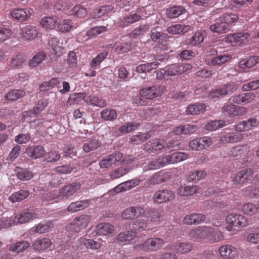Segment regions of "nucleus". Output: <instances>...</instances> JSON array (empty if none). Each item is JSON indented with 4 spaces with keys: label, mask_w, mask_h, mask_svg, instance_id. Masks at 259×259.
<instances>
[{
    "label": "nucleus",
    "mask_w": 259,
    "mask_h": 259,
    "mask_svg": "<svg viewBox=\"0 0 259 259\" xmlns=\"http://www.w3.org/2000/svg\"><path fill=\"white\" fill-rule=\"evenodd\" d=\"M178 141H165L163 139H155L150 140L144 145V150L149 152H154L164 150L167 151L171 148L176 147L179 145Z\"/></svg>",
    "instance_id": "f257e3e1"
},
{
    "label": "nucleus",
    "mask_w": 259,
    "mask_h": 259,
    "mask_svg": "<svg viewBox=\"0 0 259 259\" xmlns=\"http://www.w3.org/2000/svg\"><path fill=\"white\" fill-rule=\"evenodd\" d=\"M81 187V185L78 183H73L63 187L59 190V192L57 194L53 193H47L46 196L48 197H44L46 201H51L55 198H58L60 199H67L78 191Z\"/></svg>",
    "instance_id": "f03ea898"
},
{
    "label": "nucleus",
    "mask_w": 259,
    "mask_h": 259,
    "mask_svg": "<svg viewBox=\"0 0 259 259\" xmlns=\"http://www.w3.org/2000/svg\"><path fill=\"white\" fill-rule=\"evenodd\" d=\"M164 244V240L160 238H151L140 243V241L136 240L134 247L137 249L143 250L145 251H156L162 247Z\"/></svg>",
    "instance_id": "7ed1b4c3"
},
{
    "label": "nucleus",
    "mask_w": 259,
    "mask_h": 259,
    "mask_svg": "<svg viewBox=\"0 0 259 259\" xmlns=\"http://www.w3.org/2000/svg\"><path fill=\"white\" fill-rule=\"evenodd\" d=\"M91 217L88 214H81L76 217L66 227V231L78 233L87 228L90 221Z\"/></svg>",
    "instance_id": "20e7f679"
},
{
    "label": "nucleus",
    "mask_w": 259,
    "mask_h": 259,
    "mask_svg": "<svg viewBox=\"0 0 259 259\" xmlns=\"http://www.w3.org/2000/svg\"><path fill=\"white\" fill-rule=\"evenodd\" d=\"M210 226H199L191 230L189 235L192 240L207 242Z\"/></svg>",
    "instance_id": "39448f33"
},
{
    "label": "nucleus",
    "mask_w": 259,
    "mask_h": 259,
    "mask_svg": "<svg viewBox=\"0 0 259 259\" xmlns=\"http://www.w3.org/2000/svg\"><path fill=\"white\" fill-rule=\"evenodd\" d=\"M34 13L33 9L30 8H16L10 11L12 18L20 22L27 21Z\"/></svg>",
    "instance_id": "423d86ee"
},
{
    "label": "nucleus",
    "mask_w": 259,
    "mask_h": 259,
    "mask_svg": "<svg viewBox=\"0 0 259 259\" xmlns=\"http://www.w3.org/2000/svg\"><path fill=\"white\" fill-rule=\"evenodd\" d=\"M108 29L107 26H105L94 27L87 31H83L79 33L77 39L78 41L83 42L94 36L107 31Z\"/></svg>",
    "instance_id": "0eeeda50"
},
{
    "label": "nucleus",
    "mask_w": 259,
    "mask_h": 259,
    "mask_svg": "<svg viewBox=\"0 0 259 259\" xmlns=\"http://www.w3.org/2000/svg\"><path fill=\"white\" fill-rule=\"evenodd\" d=\"M165 88L161 85H154L143 88L140 92V95L146 99H152L160 96L163 93Z\"/></svg>",
    "instance_id": "6e6552de"
},
{
    "label": "nucleus",
    "mask_w": 259,
    "mask_h": 259,
    "mask_svg": "<svg viewBox=\"0 0 259 259\" xmlns=\"http://www.w3.org/2000/svg\"><path fill=\"white\" fill-rule=\"evenodd\" d=\"M253 174L251 168H245L238 172L234 176L233 182L236 185L242 186L253 177Z\"/></svg>",
    "instance_id": "1a4fd4ad"
},
{
    "label": "nucleus",
    "mask_w": 259,
    "mask_h": 259,
    "mask_svg": "<svg viewBox=\"0 0 259 259\" xmlns=\"http://www.w3.org/2000/svg\"><path fill=\"white\" fill-rule=\"evenodd\" d=\"M123 155L121 153L116 152L105 156L99 162V165L102 168H107L116 163L122 161Z\"/></svg>",
    "instance_id": "9d476101"
},
{
    "label": "nucleus",
    "mask_w": 259,
    "mask_h": 259,
    "mask_svg": "<svg viewBox=\"0 0 259 259\" xmlns=\"http://www.w3.org/2000/svg\"><path fill=\"white\" fill-rule=\"evenodd\" d=\"M175 197L174 192L170 190H159L155 192L153 199L157 203L166 202L173 200Z\"/></svg>",
    "instance_id": "9b49d317"
},
{
    "label": "nucleus",
    "mask_w": 259,
    "mask_h": 259,
    "mask_svg": "<svg viewBox=\"0 0 259 259\" xmlns=\"http://www.w3.org/2000/svg\"><path fill=\"white\" fill-rule=\"evenodd\" d=\"M101 247V244L100 242L83 237H81L78 239L75 247L72 245V247L73 248H75L76 250L83 249L85 248L91 249H98L100 248Z\"/></svg>",
    "instance_id": "f8f14e48"
},
{
    "label": "nucleus",
    "mask_w": 259,
    "mask_h": 259,
    "mask_svg": "<svg viewBox=\"0 0 259 259\" xmlns=\"http://www.w3.org/2000/svg\"><path fill=\"white\" fill-rule=\"evenodd\" d=\"M243 135L240 133H223L219 137L220 143L223 144L236 143L241 142L243 139Z\"/></svg>",
    "instance_id": "ddd939ff"
},
{
    "label": "nucleus",
    "mask_w": 259,
    "mask_h": 259,
    "mask_svg": "<svg viewBox=\"0 0 259 259\" xmlns=\"http://www.w3.org/2000/svg\"><path fill=\"white\" fill-rule=\"evenodd\" d=\"M226 221L234 227H244L248 224L247 219L243 215L234 213L229 214L226 218Z\"/></svg>",
    "instance_id": "4468645a"
},
{
    "label": "nucleus",
    "mask_w": 259,
    "mask_h": 259,
    "mask_svg": "<svg viewBox=\"0 0 259 259\" xmlns=\"http://www.w3.org/2000/svg\"><path fill=\"white\" fill-rule=\"evenodd\" d=\"M255 98V94L252 92L242 93L238 95L233 96L230 100L237 104H247L251 102Z\"/></svg>",
    "instance_id": "2eb2a0df"
},
{
    "label": "nucleus",
    "mask_w": 259,
    "mask_h": 259,
    "mask_svg": "<svg viewBox=\"0 0 259 259\" xmlns=\"http://www.w3.org/2000/svg\"><path fill=\"white\" fill-rule=\"evenodd\" d=\"M220 256L224 259H233L237 254V249L230 244L221 245L219 248Z\"/></svg>",
    "instance_id": "dca6fc26"
},
{
    "label": "nucleus",
    "mask_w": 259,
    "mask_h": 259,
    "mask_svg": "<svg viewBox=\"0 0 259 259\" xmlns=\"http://www.w3.org/2000/svg\"><path fill=\"white\" fill-rule=\"evenodd\" d=\"M193 246L192 243L189 242H182L178 241L170 246V249L181 254H187L192 250Z\"/></svg>",
    "instance_id": "f3484780"
},
{
    "label": "nucleus",
    "mask_w": 259,
    "mask_h": 259,
    "mask_svg": "<svg viewBox=\"0 0 259 259\" xmlns=\"http://www.w3.org/2000/svg\"><path fill=\"white\" fill-rule=\"evenodd\" d=\"M145 213V210L141 206H136L126 208L122 214L125 219H131L142 216Z\"/></svg>",
    "instance_id": "a211bd4d"
},
{
    "label": "nucleus",
    "mask_w": 259,
    "mask_h": 259,
    "mask_svg": "<svg viewBox=\"0 0 259 259\" xmlns=\"http://www.w3.org/2000/svg\"><path fill=\"white\" fill-rule=\"evenodd\" d=\"M38 215L35 212L24 211L13 217L15 225L24 224L37 218Z\"/></svg>",
    "instance_id": "6ab92c4d"
},
{
    "label": "nucleus",
    "mask_w": 259,
    "mask_h": 259,
    "mask_svg": "<svg viewBox=\"0 0 259 259\" xmlns=\"http://www.w3.org/2000/svg\"><path fill=\"white\" fill-rule=\"evenodd\" d=\"M19 34L24 39L32 40L37 37L38 30L35 26L26 25L21 28Z\"/></svg>",
    "instance_id": "aec40b11"
},
{
    "label": "nucleus",
    "mask_w": 259,
    "mask_h": 259,
    "mask_svg": "<svg viewBox=\"0 0 259 259\" xmlns=\"http://www.w3.org/2000/svg\"><path fill=\"white\" fill-rule=\"evenodd\" d=\"M176 64L168 65L164 68L158 70L156 72L157 78L162 79L168 76H176L179 75Z\"/></svg>",
    "instance_id": "412c9836"
},
{
    "label": "nucleus",
    "mask_w": 259,
    "mask_h": 259,
    "mask_svg": "<svg viewBox=\"0 0 259 259\" xmlns=\"http://www.w3.org/2000/svg\"><path fill=\"white\" fill-rule=\"evenodd\" d=\"M249 36V33L243 32L228 34L226 38L227 42L241 44L247 41Z\"/></svg>",
    "instance_id": "4be33fe9"
},
{
    "label": "nucleus",
    "mask_w": 259,
    "mask_h": 259,
    "mask_svg": "<svg viewBox=\"0 0 259 259\" xmlns=\"http://www.w3.org/2000/svg\"><path fill=\"white\" fill-rule=\"evenodd\" d=\"M250 152V148L247 145H239L233 147L230 152V154L233 157H239L244 159L246 158Z\"/></svg>",
    "instance_id": "5701e85b"
},
{
    "label": "nucleus",
    "mask_w": 259,
    "mask_h": 259,
    "mask_svg": "<svg viewBox=\"0 0 259 259\" xmlns=\"http://www.w3.org/2000/svg\"><path fill=\"white\" fill-rule=\"evenodd\" d=\"M188 158V154L186 153L181 152L174 153L164 157L165 165L181 162L187 159Z\"/></svg>",
    "instance_id": "b1692460"
},
{
    "label": "nucleus",
    "mask_w": 259,
    "mask_h": 259,
    "mask_svg": "<svg viewBox=\"0 0 259 259\" xmlns=\"http://www.w3.org/2000/svg\"><path fill=\"white\" fill-rule=\"evenodd\" d=\"M206 219L205 215L201 213H191L186 215L183 219V222L187 225H196L203 222Z\"/></svg>",
    "instance_id": "393cba45"
},
{
    "label": "nucleus",
    "mask_w": 259,
    "mask_h": 259,
    "mask_svg": "<svg viewBox=\"0 0 259 259\" xmlns=\"http://www.w3.org/2000/svg\"><path fill=\"white\" fill-rule=\"evenodd\" d=\"M200 187L196 185L181 186L178 190V195L182 197H188L199 193Z\"/></svg>",
    "instance_id": "a878e982"
},
{
    "label": "nucleus",
    "mask_w": 259,
    "mask_h": 259,
    "mask_svg": "<svg viewBox=\"0 0 259 259\" xmlns=\"http://www.w3.org/2000/svg\"><path fill=\"white\" fill-rule=\"evenodd\" d=\"M136 234L135 231L131 229L119 233L116 236V239L119 243L127 244L136 238Z\"/></svg>",
    "instance_id": "bb28decb"
},
{
    "label": "nucleus",
    "mask_w": 259,
    "mask_h": 259,
    "mask_svg": "<svg viewBox=\"0 0 259 259\" xmlns=\"http://www.w3.org/2000/svg\"><path fill=\"white\" fill-rule=\"evenodd\" d=\"M115 227L109 223H101L96 227L95 231L99 235H108L114 232Z\"/></svg>",
    "instance_id": "cd10ccee"
},
{
    "label": "nucleus",
    "mask_w": 259,
    "mask_h": 259,
    "mask_svg": "<svg viewBox=\"0 0 259 259\" xmlns=\"http://www.w3.org/2000/svg\"><path fill=\"white\" fill-rule=\"evenodd\" d=\"M90 203L89 200H82L71 203L67 208L68 212L73 213L82 210L88 207Z\"/></svg>",
    "instance_id": "c85d7f7f"
},
{
    "label": "nucleus",
    "mask_w": 259,
    "mask_h": 259,
    "mask_svg": "<svg viewBox=\"0 0 259 259\" xmlns=\"http://www.w3.org/2000/svg\"><path fill=\"white\" fill-rule=\"evenodd\" d=\"M27 155L34 159L42 157L45 153V150L41 146H31L26 150Z\"/></svg>",
    "instance_id": "c756f323"
},
{
    "label": "nucleus",
    "mask_w": 259,
    "mask_h": 259,
    "mask_svg": "<svg viewBox=\"0 0 259 259\" xmlns=\"http://www.w3.org/2000/svg\"><path fill=\"white\" fill-rule=\"evenodd\" d=\"M206 106L203 104H191L187 107L185 112L187 115H197L203 112Z\"/></svg>",
    "instance_id": "7c9ffc66"
},
{
    "label": "nucleus",
    "mask_w": 259,
    "mask_h": 259,
    "mask_svg": "<svg viewBox=\"0 0 259 259\" xmlns=\"http://www.w3.org/2000/svg\"><path fill=\"white\" fill-rule=\"evenodd\" d=\"M209 231L207 242L214 243L224 239V236L223 233L219 230L211 227Z\"/></svg>",
    "instance_id": "2f4dec72"
},
{
    "label": "nucleus",
    "mask_w": 259,
    "mask_h": 259,
    "mask_svg": "<svg viewBox=\"0 0 259 259\" xmlns=\"http://www.w3.org/2000/svg\"><path fill=\"white\" fill-rule=\"evenodd\" d=\"M165 165L164 157L160 156L156 159L150 162L144 167L143 170L147 171L149 170H154L162 167Z\"/></svg>",
    "instance_id": "473e14b6"
},
{
    "label": "nucleus",
    "mask_w": 259,
    "mask_h": 259,
    "mask_svg": "<svg viewBox=\"0 0 259 259\" xmlns=\"http://www.w3.org/2000/svg\"><path fill=\"white\" fill-rule=\"evenodd\" d=\"M83 100L87 104L100 107H105L107 105L106 102L103 99L95 96H84Z\"/></svg>",
    "instance_id": "72a5a7b5"
},
{
    "label": "nucleus",
    "mask_w": 259,
    "mask_h": 259,
    "mask_svg": "<svg viewBox=\"0 0 259 259\" xmlns=\"http://www.w3.org/2000/svg\"><path fill=\"white\" fill-rule=\"evenodd\" d=\"M186 12V10L183 6H177L167 9L166 14L169 18H175L185 14Z\"/></svg>",
    "instance_id": "f704fd0d"
},
{
    "label": "nucleus",
    "mask_w": 259,
    "mask_h": 259,
    "mask_svg": "<svg viewBox=\"0 0 259 259\" xmlns=\"http://www.w3.org/2000/svg\"><path fill=\"white\" fill-rule=\"evenodd\" d=\"M190 30V26L179 24L170 26L167 28V31L168 33L174 34H184L188 32Z\"/></svg>",
    "instance_id": "c9c22d12"
},
{
    "label": "nucleus",
    "mask_w": 259,
    "mask_h": 259,
    "mask_svg": "<svg viewBox=\"0 0 259 259\" xmlns=\"http://www.w3.org/2000/svg\"><path fill=\"white\" fill-rule=\"evenodd\" d=\"M30 243L26 241H20L12 244L9 250L16 253H20L27 249L30 246Z\"/></svg>",
    "instance_id": "e433bc0d"
},
{
    "label": "nucleus",
    "mask_w": 259,
    "mask_h": 259,
    "mask_svg": "<svg viewBox=\"0 0 259 259\" xmlns=\"http://www.w3.org/2000/svg\"><path fill=\"white\" fill-rule=\"evenodd\" d=\"M30 192L27 190H20L12 194L9 197V200L13 203L20 202L26 198L29 195Z\"/></svg>",
    "instance_id": "4c0bfd02"
},
{
    "label": "nucleus",
    "mask_w": 259,
    "mask_h": 259,
    "mask_svg": "<svg viewBox=\"0 0 259 259\" xmlns=\"http://www.w3.org/2000/svg\"><path fill=\"white\" fill-rule=\"evenodd\" d=\"M51 243L50 239L44 238L36 240L33 244V247L34 250L40 251L49 247Z\"/></svg>",
    "instance_id": "58836bf2"
},
{
    "label": "nucleus",
    "mask_w": 259,
    "mask_h": 259,
    "mask_svg": "<svg viewBox=\"0 0 259 259\" xmlns=\"http://www.w3.org/2000/svg\"><path fill=\"white\" fill-rule=\"evenodd\" d=\"M232 55L228 53L220 55L214 57L211 61V64L213 66L221 65L230 61L232 59Z\"/></svg>",
    "instance_id": "ea45409f"
},
{
    "label": "nucleus",
    "mask_w": 259,
    "mask_h": 259,
    "mask_svg": "<svg viewBox=\"0 0 259 259\" xmlns=\"http://www.w3.org/2000/svg\"><path fill=\"white\" fill-rule=\"evenodd\" d=\"M209 28L212 31L218 33H225L229 30L227 24H225L223 21L221 22L220 18L214 24L210 26Z\"/></svg>",
    "instance_id": "a19ab883"
},
{
    "label": "nucleus",
    "mask_w": 259,
    "mask_h": 259,
    "mask_svg": "<svg viewBox=\"0 0 259 259\" xmlns=\"http://www.w3.org/2000/svg\"><path fill=\"white\" fill-rule=\"evenodd\" d=\"M238 20V15L232 13L224 14L220 17V21L222 22L223 21L225 24H227L228 28L232 24L235 23Z\"/></svg>",
    "instance_id": "79ce46f5"
},
{
    "label": "nucleus",
    "mask_w": 259,
    "mask_h": 259,
    "mask_svg": "<svg viewBox=\"0 0 259 259\" xmlns=\"http://www.w3.org/2000/svg\"><path fill=\"white\" fill-rule=\"evenodd\" d=\"M57 22L56 17H44L41 19L40 23L42 27L51 29L55 27Z\"/></svg>",
    "instance_id": "37998d69"
},
{
    "label": "nucleus",
    "mask_w": 259,
    "mask_h": 259,
    "mask_svg": "<svg viewBox=\"0 0 259 259\" xmlns=\"http://www.w3.org/2000/svg\"><path fill=\"white\" fill-rule=\"evenodd\" d=\"M206 172L203 170H196L189 172L188 179L189 181L197 182L204 178Z\"/></svg>",
    "instance_id": "c03bdc74"
},
{
    "label": "nucleus",
    "mask_w": 259,
    "mask_h": 259,
    "mask_svg": "<svg viewBox=\"0 0 259 259\" xmlns=\"http://www.w3.org/2000/svg\"><path fill=\"white\" fill-rule=\"evenodd\" d=\"M63 43L60 42L58 39L56 37L51 38L49 41V45L55 52L56 54L60 55L62 53L63 47Z\"/></svg>",
    "instance_id": "a18cd8bd"
},
{
    "label": "nucleus",
    "mask_w": 259,
    "mask_h": 259,
    "mask_svg": "<svg viewBox=\"0 0 259 259\" xmlns=\"http://www.w3.org/2000/svg\"><path fill=\"white\" fill-rule=\"evenodd\" d=\"M73 27V23L69 19H61L58 22V30L62 32H68Z\"/></svg>",
    "instance_id": "49530a36"
},
{
    "label": "nucleus",
    "mask_w": 259,
    "mask_h": 259,
    "mask_svg": "<svg viewBox=\"0 0 259 259\" xmlns=\"http://www.w3.org/2000/svg\"><path fill=\"white\" fill-rule=\"evenodd\" d=\"M47 57V54L44 52H40L34 55L29 61V65L31 67H35L38 66Z\"/></svg>",
    "instance_id": "de8ad7c7"
},
{
    "label": "nucleus",
    "mask_w": 259,
    "mask_h": 259,
    "mask_svg": "<svg viewBox=\"0 0 259 259\" xmlns=\"http://www.w3.org/2000/svg\"><path fill=\"white\" fill-rule=\"evenodd\" d=\"M60 80L58 78H53L48 81L42 82L39 87L40 90L41 91L49 90L57 87L60 83Z\"/></svg>",
    "instance_id": "09e8293b"
},
{
    "label": "nucleus",
    "mask_w": 259,
    "mask_h": 259,
    "mask_svg": "<svg viewBox=\"0 0 259 259\" xmlns=\"http://www.w3.org/2000/svg\"><path fill=\"white\" fill-rule=\"evenodd\" d=\"M101 117L107 121H112L117 117V114L114 109H105L100 113Z\"/></svg>",
    "instance_id": "8fccbe9b"
},
{
    "label": "nucleus",
    "mask_w": 259,
    "mask_h": 259,
    "mask_svg": "<svg viewBox=\"0 0 259 259\" xmlns=\"http://www.w3.org/2000/svg\"><path fill=\"white\" fill-rule=\"evenodd\" d=\"M53 227L51 222L41 223L34 228V231L37 233H44L49 232Z\"/></svg>",
    "instance_id": "3c124183"
},
{
    "label": "nucleus",
    "mask_w": 259,
    "mask_h": 259,
    "mask_svg": "<svg viewBox=\"0 0 259 259\" xmlns=\"http://www.w3.org/2000/svg\"><path fill=\"white\" fill-rule=\"evenodd\" d=\"M226 125V122L223 120H213L205 125V130L211 132L222 127Z\"/></svg>",
    "instance_id": "603ef678"
},
{
    "label": "nucleus",
    "mask_w": 259,
    "mask_h": 259,
    "mask_svg": "<svg viewBox=\"0 0 259 259\" xmlns=\"http://www.w3.org/2000/svg\"><path fill=\"white\" fill-rule=\"evenodd\" d=\"M150 137L151 136L148 133H140L132 136L130 138V141L132 144L137 145L144 142Z\"/></svg>",
    "instance_id": "864d4df0"
},
{
    "label": "nucleus",
    "mask_w": 259,
    "mask_h": 259,
    "mask_svg": "<svg viewBox=\"0 0 259 259\" xmlns=\"http://www.w3.org/2000/svg\"><path fill=\"white\" fill-rule=\"evenodd\" d=\"M145 214L148 221L157 222L161 219V213L157 210L151 209L145 211Z\"/></svg>",
    "instance_id": "5fc2aeb1"
},
{
    "label": "nucleus",
    "mask_w": 259,
    "mask_h": 259,
    "mask_svg": "<svg viewBox=\"0 0 259 259\" xmlns=\"http://www.w3.org/2000/svg\"><path fill=\"white\" fill-rule=\"evenodd\" d=\"M25 95V92L22 90H14L7 93L5 98L8 100L15 101L21 97Z\"/></svg>",
    "instance_id": "6e6d98bb"
},
{
    "label": "nucleus",
    "mask_w": 259,
    "mask_h": 259,
    "mask_svg": "<svg viewBox=\"0 0 259 259\" xmlns=\"http://www.w3.org/2000/svg\"><path fill=\"white\" fill-rule=\"evenodd\" d=\"M205 32L198 31L190 39V44L193 46H197L202 42L204 38Z\"/></svg>",
    "instance_id": "4d7b16f0"
},
{
    "label": "nucleus",
    "mask_w": 259,
    "mask_h": 259,
    "mask_svg": "<svg viewBox=\"0 0 259 259\" xmlns=\"http://www.w3.org/2000/svg\"><path fill=\"white\" fill-rule=\"evenodd\" d=\"M242 211L245 214L251 215L258 212L257 205H255L251 203H245L242 206Z\"/></svg>",
    "instance_id": "13d9d810"
},
{
    "label": "nucleus",
    "mask_w": 259,
    "mask_h": 259,
    "mask_svg": "<svg viewBox=\"0 0 259 259\" xmlns=\"http://www.w3.org/2000/svg\"><path fill=\"white\" fill-rule=\"evenodd\" d=\"M139 126V123L137 122H130L122 125L119 128V131L123 134H126L137 129Z\"/></svg>",
    "instance_id": "bf43d9fd"
},
{
    "label": "nucleus",
    "mask_w": 259,
    "mask_h": 259,
    "mask_svg": "<svg viewBox=\"0 0 259 259\" xmlns=\"http://www.w3.org/2000/svg\"><path fill=\"white\" fill-rule=\"evenodd\" d=\"M99 147L98 141L95 139H91L87 143L84 144L83 150L85 152H89L92 150L97 149Z\"/></svg>",
    "instance_id": "052dcab7"
},
{
    "label": "nucleus",
    "mask_w": 259,
    "mask_h": 259,
    "mask_svg": "<svg viewBox=\"0 0 259 259\" xmlns=\"http://www.w3.org/2000/svg\"><path fill=\"white\" fill-rule=\"evenodd\" d=\"M117 54H122L128 52L131 49V45L128 43H116L114 46Z\"/></svg>",
    "instance_id": "680f3d73"
},
{
    "label": "nucleus",
    "mask_w": 259,
    "mask_h": 259,
    "mask_svg": "<svg viewBox=\"0 0 259 259\" xmlns=\"http://www.w3.org/2000/svg\"><path fill=\"white\" fill-rule=\"evenodd\" d=\"M167 34L156 30H152L151 38L155 42L162 44L164 39L166 38Z\"/></svg>",
    "instance_id": "e2e57ef3"
},
{
    "label": "nucleus",
    "mask_w": 259,
    "mask_h": 259,
    "mask_svg": "<svg viewBox=\"0 0 259 259\" xmlns=\"http://www.w3.org/2000/svg\"><path fill=\"white\" fill-rule=\"evenodd\" d=\"M108 53L107 52H102L93 58L90 63V66L95 68L98 66L101 62L107 56Z\"/></svg>",
    "instance_id": "0e129e2a"
},
{
    "label": "nucleus",
    "mask_w": 259,
    "mask_h": 259,
    "mask_svg": "<svg viewBox=\"0 0 259 259\" xmlns=\"http://www.w3.org/2000/svg\"><path fill=\"white\" fill-rule=\"evenodd\" d=\"M17 177L21 181H27L33 177V175L27 169H20L17 172Z\"/></svg>",
    "instance_id": "69168bd1"
},
{
    "label": "nucleus",
    "mask_w": 259,
    "mask_h": 259,
    "mask_svg": "<svg viewBox=\"0 0 259 259\" xmlns=\"http://www.w3.org/2000/svg\"><path fill=\"white\" fill-rule=\"evenodd\" d=\"M149 29V27L147 25H141L131 32L130 34V36L131 38H135L141 34L147 32Z\"/></svg>",
    "instance_id": "338daca9"
},
{
    "label": "nucleus",
    "mask_w": 259,
    "mask_h": 259,
    "mask_svg": "<svg viewBox=\"0 0 259 259\" xmlns=\"http://www.w3.org/2000/svg\"><path fill=\"white\" fill-rule=\"evenodd\" d=\"M128 171L129 169L128 168L121 167L111 171L110 176L111 178L112 179H116L125 175L128 172Z\"/></svg>",
    "instance_id": "774afa93"
}]
</instances>
